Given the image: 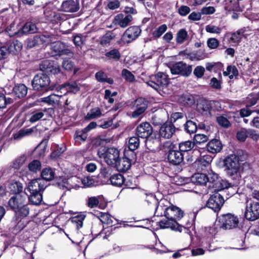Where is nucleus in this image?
I'll return each mask as SVG.
<instances>
[{"label":"nucleus","instance_id":"nucleus-22","mask_svg":"<svg viewBox=\"0 0 259 259\" xmlns=\"http://www.w3.org/2000/svg\"><path fill=\"white\" fill-rule=\"evenodd\" d=\"M167 159L171 164L178 165L183 161L184 156L182 153L179 151L170 150L167 155Z\"/></svg>","mask_w":259,"mask_h":259},{"label":"nucleus","instance_id":"nucleus-2","mask_svg":"<svg viewBox=\"0 0 259 259\" xmlns=\"http://www.w3.org/2000/svg\"><path fill=\"white\" fill-rule=\"evenodd\" d=\"M8 206L16 215L20 217H26L29 213V208L27 204L25 195H14L9 199Z\"/></svg>","mask_w":259,"mask_h":259},{"label":"nucleus","instance_id":"nucleus-7","mask_svg":"<svg viewBox=\"0 0 259 259\" xmlns=\"http://www.w3.org/2000/svg\"><path fill=\"white\" fill-rule=\"evenodd\" d=\"M168 82L167 75L165 73L159 72L155 75L153 80L148 81L147 83L158 91L161 87H166Z\"/></svg>","mask_w":259,"mask_h":259},{"label":"nucleus","instance_id":"nucleus-19","mask_svg":"<svg viewBox=\"0 0 259 259\" xmlns=\"http://www.w3.org/2000/svg\"><path fill=\"white\" fill-rule=\"evenodd\" d=\"M133 19V18L130 14L124 16L122 14H119L115 16L113 23L122 28H125L130 24Z\"/></svg>","mask_w":259,"mask_h":259},{"label":"nucleus","instance_id":"nucleus-30","mask_svg":"<svg viewBox=\"0 0 259 259\" xmlns=\"http://www.w3.org/2000/svg\"><path fill=\"white\" fill-rule=\"evenodd\" d=\"M207 179L206 175L202 173L195 174L192 177L193 182L200 185H205L208 182Z\"/></svg>","mask_w":259,"mask_h":259},{"label":"nucleus","instance_id":"nucleus-14","mask_svg":"<svg viewBox=\"0 0 259 259\" xmlns=\"http://www.w3.org/2000/svg\"><path fill=\"white\" fill-rule=\"evenodd\" d=\"M119 152L115 148H109L104 154V158L105 162L109 165H114L118 160Z\"/></svg>","mask_w":259,"mask_h":259},{"label":"nucleus","instance_id":"nucleus-53","mask_svg":"<svg viewBox=\"0 0 259 259\" xmlns=\"http://www.w3.org/2000/svg\"><path fill=\"white\" fill-rule=\"evenodd\" d=\"M122 76L127 81L133 82L135 80L134 75L128 70L124 69L121 72Z\"/></svg>","mask_w":259,"mask_h":259},{"label":"nucleus","instance_id":"nucleus-50","mask_svg":"<svg viewBox=\"0 0 259 259\" xmlns=\"http://www.w3.org/2000/svg\"><path fill=\"white\" fill-rule=\"evenodd\" d=\"M98 218L102 224H110L112 222L110 215L107 213L101 212Z\"/></svg>","mask_w":259,"mask_h":259},{"label":"nucleus","instance_id":"nucleus-49","mask_svg":"<svg viewBox=\"0 0 259 259\" xmlns=\"http://www.w3.org/2000/svg\"><path fill=\"white\" fill-rule=\"evenodd\" d=\"M41 167V163L39 160H34L28 165L29 169L32 172H36Z\"/></svg>","mask_w":259,"mask_h":259},{"label":"nucleus","instance_id":"nucleus-61","mask_svg":"<svg viewBox=\"0 0 259 259\" xmlns=\"http://www.w3.org/2000/svg\"><path fill=\"white\" fill-rule=\"evenodd\" d=\"M206 176L207 178V179H208L207 183L215 184V183L218 181V176L216 173L213 171L208 172Z\"/></svg>","mask_w":259,"mask_h":259},{"label":"nucleus","instance_id":"nucleus-33","mask_svg":"<svg viewBox=\"0 0 259 259\" xmlns=\"http://www.w3.org/2000/svg\"><path fill=\"white\" fill-rule=\"evenodd\" d=\"M41 179L44 181H50L54 179L55 172L51 168H45L42 169L41 174Z\"/></svg>","mask_w":259,"mask_h":259},{"label":"nucleus","instance_id":"nucleus-35","mask_svg":"<svg viewBox=\"0 0 259 259\" xmlns=\"http://www.w3.org/2000/svg\"><path fill=\"white\" fill-rule=\"evenodd\" d=\"M212 160V158L211 156L204 155L199 157L197 160V163L198 166L201 167L202 169V166L206 167L208 166Z\"/></svg>","mask_w":259,"mask_h":259},{"label":"nucleus","instance_id":"nucleus-29","mask_svg":"<svg viewBox=\"0 0 259 259\" xmlns=\"http://www.w3.org/2000/svg\"><path fill=\"white\" fill-rule=\"evenodd\" d=\"M22 48V43L18 41L15 40L13 42H9L8 49L10 53L16 54L19 52Z\"/></svg>","mask_w":259,"mask_h":259},{"label":"nucleus","instance_id":"nucleus-27","mask_svg":"<svg viewBox=\"0 0 259 259\" xmlns=\"http://www.w3.org/2000/svg\"><path fill=\"white\" fill-rule=\"evenodd\" d=\"M223 145L220 141L213 139L208 143L207 149L208 151L212 153L219 152L221 151Z\"/></svg>","mask_w":259,"mask_h":259},{"label":"nucleus","instance_id":"nucleus-3","mask_svg":"<svg viewBox=\"0 0 259 259\" xmlns=\"http://www.w3.org/2000/svg\"><path fill=\"white\" fill-rule=\"evenodd\" d=\"M50 79L49 77L45 74L40 73L35 75L32 85L33 89L37 91H52L54 87L50 85Z\"/></svg>","mask_w":259,"mask_h":259},{"label":"nucleus","instance_id":"nucleus-31","mask_svg":"<svg viewBox=\"0 0 259 259\" xmlns=\"http://www.w3.org/2000/svg\"><path fill=\"white\" fill-rule=\"evenodd\" d=\"M12 223L15 226V230L20 231L25 228L26 222L23 218L15 216L13 218Z\"/></svg>","mask_w":259,"mask_h":259},{"label":"nucleus","instance_id":"nucleus-64","mask_svg":"<svg viewBox=\"0 0 259 259\" xmlns=\"http://www.w3.org/2000/svg\"><path fill=\"white\" fill-rule=\"evenodd\" d=\"M205 69L201 66H197L194 70V74L198 78H201L204 74Z\"/></svg>","mask_w":259,"mask_h":259},{"label":"nucleus","instance_id":"nucleus-21","mask_svg":"<svg viewBox=\"0 0 259 259\" xmlns=\"http://www.w3.org/2000/svg\"><path fill=\"white\" fill-rule=\"evenodd\" d=\"M79 9L78 2L74 0H66L63 2L61 7V10L68 13L77 12Z\"/></svg>","mask_w":259,"mask_h":259},{"label":"nucleus","instance_id":"nucleus-18","mask_svg":"<svg viewBox=\"0 0 259 259\" xmlns=\"http://www.w3.org/2000/svg\"><path fill=\"white\" fill-rule=\"evenodd\" d=\"M50 40L49 36L44 34L36 35L33 38L28 39L27 47L31 48L40 46L44 43L49 42Z\"/></svg>","mask_w":259,"mask_h":259},{"label":"nucleus","instance_id":"nucleus-28","mask_svg":"<svg viewBox=\"0 0 259 259\" xmlns=\"http://www.w3.org/2000/svg\"><path fill=\"white\" fill-rule=\"evenodd\" d=\"M15 96L18 98L24 97L27 93V88L24 84H19L13 88Z\"/></svg>","mask_w":259,"mask_h":259},{"label":"nucleus","instance_id":"nucleus-36","mask_svg":"<svg viewBox=\"0 0 259 259\" xmlns=\"http://www.w3.org/2000/svg\"><path fill=\"white\" fill-rule=\"evenodd\" d=\"M29 200L31 204L39 205L42 200V193H30Z\"/></svg>","mask_w":259,"mask_h":259},{"label":"nucleus","instance_id":"nucleus-9","mask_svg":"<svg viewBox=\"0 0 259 259\" xmlns=\"http://www.w3.org/2000/svg\"><path fill=\"white\" fill-rule=\"evenodd\" d=\"M224 203L222 194L218 193L211 195L207 200L206 206L217 212L220 210Z\"/></svg>","mask_w":259,"mask_h":259},{"label":"nucleus","instance_id":"nucleus-47","mask_svg":"<svg viewBox=\"0 0 259 259\" xmlns=\"http://www.w3.org/2000/svg\"><path fill=\"white\" fill-rule=\"evenodd\" d=\"M13 102V100L12 98H7L4 94L0 93V109L6 108L8 104H10Z\"/></svg>","mask_w":259,"mask_h":259},{"label":"nucleus","instance_id":"nucleus-58","mask_svg":"<svg viewBox=\"0 0 259 259\" xmlns=\"http://www.w3.org/2000/svg\"><path fill=\"white\" fill-rule=\"evenodd\" d=\"M205 29L207 32L217 34L220 33L222 31V29L219 27L211 25H207Z\"/></svg>","mask_w":259,"mask_h":259},{"label":"nucleus","instance_id":"nucleus-60","mask_svg":"<svg viewBox=\"0 0 259 259\" xmlns=\"http://www.w3.org/2000/svg\"><path fill=\"white\" fill-rule=\"evenodd\" d=\"M243 35V32L240 30L232 34L231 39L234 42H238L241 40Z\"/></svg>","mask_w":259,"mask_h":259},{"label":"nucleus","instance_id":"nucleus-1","mask_svg":"<svg viewBox=\"0 0 259 259\" xmlns=\"http://www.w3.org/2000/svg\"><path fill=\"white\" fill-rule=\"evenodd\" d=\"M165 200H161L157 205L156 212H159L161 210L164 211V214L167 220L161 221L159 223L161 228H170L171 230L182 232L184 228L177 222L184 217V211L179 207L171 204L168 206H165Z\"/></svg>","mask_w":259,"mask_h":259},{"label":"nucleus","instance_id":"nucleus-34","mask_svg":"<svg viewBox=\"0 0 259 259\" xmlns=\"http://www.w3.org/2000/svg\"><path fill=\"white\" fill-rule=\"evenodd\" d=\"M102 116V112L100 108L96 107L92 109L87 113L85 117V119L87 120H91L97 118H99Z\"/></svg>","mask_w":259,"mask_h":259},{"label":"nucleus","instance_id":"nucleus-63","mask_svg":"<svg viewBox=\"0 0 259 259\" xmlns=\"http://www.w3.org/2000/svg\"><path fill=\"white\" fill-rule=\"evenodd\" d=\"M62 67L64 69L67 71H71L74 67V64L70 60H64L62 62Z\"/></svg>","mask_w":259,"mask_h":259},{"label":"nucleus","instance_id":"nucleus-45","mask_svg":"<svg viewBox=\"0 0 259 259\" xmlns=\"http://www.w3.org/2000/svg\"><path fill=\"white\" fill-rule=\"evenodd\" d=\"M105 56L109 59H112L115 61L118 60L120 58V54L117 49H113L105 54Z\"/></svg>","mask_w":259,"mask_h":259},{"label":"nucleus","instance_id":"nucleus-16","mask_svg":"<svg viewBox=\"0 0 259 259\" xmlns=\"http://www.w3.org/2000/svg\"><path fill=\"white\" fill-rule=\"evenodd\" d=\"M85 215L83 214L77 215L72 218L70 234L72 237H75L79 229L82 227Z\"/></svg>","mask_w":259,"mask_h":259},{"label":"nucleus","instance_id":"nucleus-5","mask_svg":"<svg viewBox=\"0 0 259 259\" xmlns=\"http://www.w3.org/2000/svg\"><path fill=\"white\" fill-rule=\"evenodd\" d=\"M220 227L224 230H230L238 227V218L233 214L228 213L223 214L219 217Z\"/></svg>","mask_w":259,"mask_h":259},{"label":"nucleus","instance_id":"nucleus-44","mask_svg":"<svg viewBox=\"0 0 259 259\" xmlns=\"http://www.w3.org/2000/svg\"><path fill=\"white\" fill-rule=\"evenodd\" d=\"M188 36L187 31L185 29H180L177 33L176 36V41L178 44H182L186 39Z\"/></svg>","mask_w":259,"mask_h":259},{"label":"nucleus","instance_id":"nucleus-20","mask_svg":"<svg viewBox=\"0 0 259 259\" xmlns=\"http://www.w3.org/2000/svg\"><path fill=\"white\" fill-rule=\"evenodd\" d=\"M134 106L136 109L133 112L132 116L136 118L142 114L147 109V102L144 98H138L135 101Z\"/></svg>","mask_w":259,"mask_h":259},{"label":"nucleus","instance_id":"nucleus-56","mask_svg":"<svg viewBox=\"0 0 259 259\" xmlns=\"http://www.w3.org/2000/svg\"><path fill=\"white\" fill-rule=\"evenodd\" d=\"M167 28V26L165 24L160 25L153 32V36L157 38L159 37L166 31Z\"/></svg>","mask_w":259,"mask_h":259},{"label":"nucleus","instance_id":"nucleus-57","mask_svg":"<svg viewBox=\"0 0 259 259\" xmlns=\"http://www.w3.org/2000/svg\"><path fill=\"white\" fill-rule=\"evenodd\" d=\"M32 132L31 129H22L20 130L17 133L14 135L15 139H20L25 136L28 135Z\"/></svg>","mask_w":259,"mask_h":259},{"label":"nucleus","instance_id":"nucleus-12","mask_svg":"<svg viewBox=\"0 0 259 259\" xmlns=\"http://www.w3.org/2000/svg\"><path fill=\"white\" fill-rule=\"evenodd\" d=\"M212 186L216 188V190L218 191H221L222 195L228 191L229 193V195L233 196L236 191V189L234 188L233 186H232L231 184L224 180L218 181Z\"/></svg>","mask_w":259,"mask_h":259},{"label":"nucleus","instance_id":"nucleus-37","mask_svg":"<svg viewBox=\"0 0 259 259\" xmlns=\"http://www.w3.org/2000/svg\"><path fill=\"white\" fill-rule=\"evenodd\" d=\"M9 188L11 192L16 194H20L23 190L22 184L16 181L11 182L9 184Z\"/></svg>","mask_w":259,"mask_h":259},{"label":"nucleus","instance_id":"nucleus-8","mask_svg":"<svg viewBox=\"0 0 259 259\" xmlns=\"http://www.w3.org/2000/svg\"><path fill=\"white\" fill-rule=\"evenodd\" d=\"M192 71V65H187L182 62L175 63L170 67L172 74H179L183 76H189Z\"/></svg>","mask_w":259,"mask_h":259},{"label":"nucleus","instance_id":"nucleus-13","mask_svg":"<svg viewBox=\"0 0 259 259\" xmlns=\"http://www.w3.org/2000/svg\"><path fill=\"white\" fill-rule=\"evenodd\" d=\"M136 133L138 137L147 139L152 134L153 128L149 123L142 122L137 126Z\"/></svg>","mask_w":259,"mask_h":259},{"label":"nucleus","instance_id":"nucleus-38","mask_svg":"<svg viewBox=\"0 0 259 259\" xmlns=\"http://www.w3.org/2000/svg\"><path fill=\"white\" fill-rule=\"evenodd\" d=\"M87 134L86 132H83V130L76 131L74 136L75 143L80 144L81 142H84L87 139Z\"/></svg>","mask_w":259,"mask_h":259},{"label":"nucleus","instance_id":"nucleus-17","mask_svg":"<svg viewBox=\"0 0 259 259\" xmlns=\"http://www.w3.org/2000/svg\"><path fill=\"white\" fill-rule=\"evenodd\" d=\"M176 132V127L171 122H166L162 124L159 130L160 136L164 139L170 138Z\"/></svg>","mask_w":259,"mask_h":259},{"label":"nucleus","instance_id":"nucleus-32","mask_svg":"<svg viewBox=\"0 0 259 259\" xmlns=\"http://www.w3.org/2000/svg\"><path fill=\"white\" fill-rule=\"evenodd\" d=\"M110 181L112 185L120 187L123 184L124 178L121 174H115L110 177Z\"/></svg>","mask_w":259,"mask_h":259},{"label":"nucleus","instance_id":"nucleus-6","mask_svg":"<svg viewBox=\"0 0 259 259\" xmlns=\"http://www.w3.org/2000/svg\"><path fill=\"white\" fill-rule=\"evenodd\" d=\"M244 215L247 220L251 221L259 219V202L248 200Z\"/></svg>","mask_w":259,"mask_h":259},{"label":"nucleus","instance_id":"nucleus-41","mask_svg":"<svg viewBox=\"0 0 259 259\" xmlns=\"http://www.w3.org/2000/svg\"><path fill=\"white\" fill-rule=\"evenodd\" d=\"M114 37L115 35L114 33L111 31H108L101 38L100 44L103 46H106L109 44Z\"/></svg>","mask_w":259,"mask_h":259},{"label":"nucleus","instance_id":"nucleus-24","mask_svg":"<svg viewBox=\"0 0 259 259\" xmlns=\"http://www.w3.org/2000/svg\"><path fill=\"white\" fill-rule=\"evenodd\" d=\"M63 99L62 95L51 94L50 96L40 99V102H44L50 105H58L61 101V99Z\"/></svg>","mask_w":259,"mask_h":259},{"label":"nucleus","instance_id":"nucleus-26","mask_svg":"<svg viewBox=\"0 0 259 259\" xmlns=\"http://www.w3.org/2000/svg\"><path fill=\"white\" fill-rule=\"evenodd\" d=\"M114 165H115L118 171H125L130 168L131 162L129 159L126 157H123L121 159L119 158Z\"/></svg>","mask_w":259,"mask_h":259},{"label":"nucleus","instance_id":"nucleus-25","mask_svg":"<svg viewBox=\"0 0 259 259\" xmlns=\"http://www.w3.org/2000/svg\"><path fill=\"white\" fill-rule=\"evenodd\" d=\"M37 28L35 24L32 22H27L20 30L18 31L17 32H15V34L19 36H21L28 33H35L37 32Z\"/></svg>","mask_w":259,"mask_h":259},{"label":"nucleus","instance_id":"nucleus-4","mask_svg":"<svg viewBox=\"0 0 259 259\" xmlns=\"http://www.w3.org/2000/svg\"><path fill=\"white\" fill-rule=\"evenodd\" d=\"M224 163L227 174L233 179H235L238 176L240 168L238 157L235 155H231L225 159Z\"/></svg>","mask_w":259,"mask_h":259},{"label":"nucleus","instance_id":"nucleus-59","mask_svg":"<svg viewBox=\"0 0 259 259\" xmlns=\"http://www.w3.org/2000/svg\"><path fill=\"white\" fill-rule=\"evenodd\" d=\"M258 99L256 96L252 95H249L246 100V107H250L254 105L257 102Z\"/></svg>","mask_w":259,"mask_h":259},{"label":"nucleus","instance_id":"nucleus-52","mask_svg":"<svg viewBox=\"0 0 259 259\" xmlns=\"http://www.w3.org/2000/svg\"><path fill=\"white\" fill-rule=\"evenodd\" d=\"M99 197H90L87 200V205L90 208L97 207L99 203Z\"/></svg>","mask_w":259,"mask_h":259},{"label":"nucleus","instance_id":"nucleus-54","mask_svg":"<svg viewBox=\"0 0 259 259\" xmlns=\"http://www.w3.org/2000/svg\"><path fill=\"white\" fill-rule=\"evenodd\" d=\"M26 159V157L24 155L21 156L14 161L13 167L16 169L19 168L25 163Z\"/></svg>","mask_w":259,"mask_h":259},{"label":"nucleus","instance_id":"nucleus-48","mask_svg":"<svg viewBox=\"0 0 259 259\" xmlns=\"http://www.w3.org/2000/svg\"><path fill=\"white\" fill-rule=\"evenodd\" d=\"M65 88L67 92L75 93L79 90V87L77 84L73 82L64 84L62 89Z\"/></svg>","mask_w":259,"mask_h":259},{"label":"nucleus","instance_id":"nucleus-46","mask_svg":"<svg viewBox=\"0 0 259 259\" xmlns=\"http://www.w3.org/2000/svg\"><path fill=\"white\" fill-rule=\"evenodd\" d=\"M197 125L195 122L189 120L185 124V131L190 134L194 133L197 130Z\"/></svg>","mask_w":259,"mask_h":259},{"label":"nucleus","instance_id":"nucleus-51","mask_svg":"<svg viewBox=\"0 0 259 259\" xmlns=\"http://www.w3.org/2000/svg\"><path fill=\"white\" fill-rule=\"evenodd\" d=\"M208 140V137L204 134H198L194 138V142L199 144L206 142Z\"/></svg>","mask_w":259,"mask_h":259},{"label":"nucleus","instance_id":"nucleus-55","mask_svg":"<svg viewBox=\"0 0 259 259\" xmlns=\"http://www.w3.org/2000/svg\"><path fill=\"white\" fill-rule=\"evenodd\" d=\"M44 116V113L41 111H34L32 113V115L30 118L29 121L31 123H34L41 119Z\"/></svg>","mask_w":259,"mask_h":259},{"label":"nucleus","instance_id":"nucleus-11","mask_svg":"<svg viewBox=\"0 0 259 259\" xmlns=\"http://www.w3.org/2000/svg\"><path fill=\"white\" fill-rule=\"evenodd\" d=\"M141 30L138 26H132L127 28L124 32L122 39L126 43H130L136 39L140 34Z\"/></svg>","mask_w":259,"mask_h":259},{"label":"nucleus","instance_id":"nucleus-10","mask_svg":"<svg viewBox=\"0 0 259 259\" xmlns=\"http://www.w3.org/2000/svg\"><path fill=\"white\" fill-rule=\"evenodd\" d=\"M48 185L43 179H37L32 180L28 185L30 193H42Z\"/></svg>","mask_w":259,"mask_h":259},{"label":"nucleus","instance_id":"nucleus-62","mask_svg":"<svg viewBox=\"0 0 259 259\" xmlns=\"http://www.w3.org/2000/svg\"><path fill=\"white\" fill-rule=\"evenodd\" d=\"M207 46L211 49H214L217 48L219 45V42L218 40L215 38H210L207 41Z\"/></svg>","mask_w":259,"mask_h":259},{"label":"nucleus","instance_id":"nucleus-15","mask_svg":"<svg viewBox=\"0 0 259 259\" xmlns=\"http://www.w3.org/2000/svg\"><path fill=\"white\" fill-rule=\"evenodd\" d=\"M52 51L56 53V55H69L72 54L71 48L66 45L64 43L61 41H57L52 44L51 46Z\"/></svg>","mask_w":259,"mask_h":259},{"label":"nucleus","instance_id":"nucleus-40","mask_svg":"<svg viewBox=\"0 0 259 259\" xmlns=\"http://www.w3.org/2000/svg\"><path fill=\"white\" fill-rule=\"evenodd\" d=\"M225 76H229L230 79H233L238 75V71L237 68L234 66H229L227 70L223 72Z\"/></svg>","mask_w":259,"mask_h":259},{"label":"nucleus","instance_id":"nucleus-23","mask_svg":"<svg viewBox=\"0 0 259 259\" xmlns=\"http://www.w3.org/2000/svg\"><path fill=\"white\" fill-rule=\"evenodd\" d=\"M211 104L207 101L202 100L197 104L198 112L204 116H211Z\"/></svg>","mask_w":259,"mask_h":259},{"label":"nucleus","instance_id":"nucleus-43","mask_svg":"<svg viewBox=\"0 0 259 259\" xmlns=\"http://www.w3.org/2000/svg\"><path fill=\"white\" fill-rule=\"evenodd\" d=\"M217 121L221 126L224 128H228L231 125L230 122L225 115L218 116L217 117Z\"/></svg>","mask_w":259,"mask_h":259},{"label":"nucleus","instance_id":"nucleus-42","mask_svg":"<svg viewBox=\"0 0 259 259\" xmlns=\"http://www.w3.org/2000/svg\"><path fill=\"white\" fill-rule=\"evenodd\" d=\"M139 137L134 136L129 139L128 148L131 151H134L138 149L140 145Z\"/></svg>","mask_w":259,"mask_h":259},{"label":"nucleus","instance_id":"nucleus-39","mask_svg":"<svg viewBox=\"0 0 259 259\" xmlns=\"http://www.w3.org/2000/svg\"><path fill=\"white\" fill-rule=\"evenodd\" d=\"M195 144L190 141L182 142L179 144L180 152H187L194 148Z\"/></svg>","mask_w":259,"mask_h":259}]
</instances>
